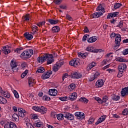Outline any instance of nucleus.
I'll return each instance as SVG.
<instances>
[{
	"label": "nucleus",
	"instance_id": "6e6552de",
	"mask_svg": "<svg viewBox=\"0 0 128 128\" xmlns=\"http://www.w3.org/2000/svg\"><path fill=\"white\" fill-rule=\"evenodd\" d=\"M18 112L21 118H24V116H26V112L22 108H18Z\"/></svg>",
	"mask_w": 128,
	"mask_h": 128
},
{
	"label": "nucleus",
	"instance_id": "412c9836",
	"mask_svg": "<svg viewBox=\"0 0 128 128\" xmlns=\"http://www.w3.org/2000/svg\"><path fill=\"white\" fill-rule=\"evenodd\" d=\"M64 117L67 118V120H74V115L68 112H66L64 114Z\"/></svg>",
	"mask_w": 128,
	"mask_h": 128
},
{
	"label": "nucleus",
	"instance_id": "58836bf2",
	"mask_svg": "<svg viewBox=\"0 0 128 128\" xmlns=\"http://www.w3.org/2000/svg\"><path fill=\"white\" fill-rule=\"evenodd\" d=\"M30 118L32 120H38V115L34 114H31Z\"/></svg>",
	"mask_w": 128,
	"mask_h": 128
},
{
	"label": "nucleus",
	"instance_id": "0e129e2a",
	"mask_svg": "<svg viewBox=\"0 0 128 128\" xmlns=\"http://www.w3.org/2000/svg\"><path fill=\"white\" fill-rule=\"evenodd\" d=\"M122 54L124 56H126V54H128V48L122 51Z\"/></svg>",
	"mask_w": 128,
	"mask_h": 128
},
{
	"label": "nucleus",
	"instance_id": "f03ea898",
	"mask_svg": "<svg viewBox=\"0 0 128 128\" xmlns=\"http://www.w3.org/2000/svg\"><path fill=\"white\" fill-rule=\"evenodd\" d=\"M42 58H43V60H44V62H46L47 60V64H52L54 62V56H52V54H44L42 56Z\"/></svg>",
	"mask_w": 128,
	"mask_h": 128
},
{
	"label": "nucleus",
	"instance_id": "a18cd8bd",
	"mask_svg": "<svg viewBox=\"0 0 128 128\" xmlns=\"http://www.w3.org/2000/svg\"><path fill=\"white\" fill-rule=\"evenodd\" d=\"M2 52L4 54H8L10 52V50L8 48H5L2 50Z\"/></svg>",
	"mask_w": 128,
	"mask_h": 128
},
{
	"label": "nucleus",
	"instance_id": "79ce46f5",
	"mask_svg": "<svg viewBox=\"0 0 128 128\" xmlns=\"http://www.w3.org/2000/svg\"><path fill=\"white\" fill-rule=\"evenodd\" d=\"M36 24L38 26H39V28H42V26H44V24H46V21L38 22Z\"/></svg>",
	"mask_w": 128,
	"mask_h": 128
},
{
	"label": "nucleus",
	"instance_id": "3c124183",
	"mask_svg": "<svg viewBox=\"0 0 128 128\" xmlns=\"http://www.w3.org/2000/svg\"><path fill=\"white\" fill-rule=\"evenodd\" d=\"M120 98V96H115V95H114L112 97V99L113 100H119Z\"/></svg>",
	"mask_w": 128,
	"mask_h": 128
},
{
	"label": "nucleus",
	"instance_id": "cd10ccee",
	"mask_svg": "<svg viewBox=\"0 0 128 128\" xmlns=\"http://www.w3.org/2000/svg\"><path fill=\"white\" fill-rule=\"evenodd\" d=\"M48 22H49L50 24H56L60 22L58 20H54L52 18L48 19Z\"/></svg>",
	"mask_w": 128,
	"mask_h": 128
},
{
	"label": "nucleus",
	"instance_id": "c85d7f7f",
	"mask_svg": "<svg viewBox=\"0 0 128 128\" xmlns=\"http://www.w3.org/2000/svg\"><path fill=\"white\" fill-rule=\"evenodd\" d=\"M116 60V62H128V60L122 57H118Z\"/></svg>",
	"mask_w": 128,
	"mask_h": 128
},
{
	"label": "nucleus",
	"instance_id": "393cba45",
	"mask_svg": "<svg viewBox=\"0 0 128 128\" xmlns=\"http://www.w3.org/2000/svg\"><path fill=\"white\" fill-rule=\"evenodd\" d=\"M24 36L26 38V40H32V38H34L32 35V34H30L28 32H26L24 34Z\"/></svg>",
	"mask_w": 128,
	"mask_h": 128
},
{
	"label": "nucleus",
	"instance_id": "f257e3e1",
	"mask_svg": "<svg viewBox=\"0 0 128 128\" xmlns=\"http://www.w3.org/2000/svg\"><path fill=\"white\" fill-rule=\"evenodd\" d=\"M118 14H120V12H110L107 15L106 18L107 20H110V18H112L110 20V22L112 24H114L116 22V19H114V18H118Z\"/></svg>",
	"mask_w": 128,
	"mask_h": 128
},
{
	"label": "nucleus",
	"instance_id": "7ed1b4c3",
	"mask_svg": "<svg viewBox=\"0 0 128 128\" xmlns=\"http://www.w3.org/2000/svg\"><path fill=\"white\" fill-rule=\"evenodd\" d=\"M34 54V50L32 49H29L26 51L24 52L20 55L21 58L24 60L30 58L32 57V55Z\"/></svg>",
	"mask_w": 128,
	"mask_h": 128
},
{
	"label": "nucleus",
	"instance_id": "8fccbe9b",
	"mask_svg": "<svg viewBox=\"0 0 128 128\" xmlns=\"http://www.w3.org/2000/svg\"><path fill=\"white\" fill-rule=\"evenodd\" d=\"M78 56L81 58H86V54H82V52H78Z\"/></svg>",
	"mask_w": 128,
	"mask_h": 128
},
{
	"label": "nucleus",
	"instance_id": "ea45409f",
	"mask_svg": "<svg viewBox=\"0 0 128 128\" xmlns=\"http://www.w3.org/2000/svg\"><path fill=\"white\" fill-rule=\"evenodd\" d=\"M60 68V66L57 63H56L55 64H54L53 67L54 72H58Z\"/></svg>",
	"mask_w": 128,
	"mask_h": 128
},
{
	"label": "nucleus",
	"instance_id": "4c0bfd02",
	"mask_svg": "<svg viewBox=\"0 0 128 128\" xmlns=\"http://www.w3.org/2000/svg\"><path fill=\"white\" fill-rule=\"evenodd\" d=\"M79 102H84V104H88V100L82 97L79 99Z\"/></svg>",
	"mask_w": 128,
	"mask_h": 128
},
{
	"label": "nucleus",
	"instance_id": "e2e57ef3",
	"mask_svg": "<svg viewBox=\"0 0 128 128\" xmlns=\"http://www.w3.org/2000/svg\"><path fill=\"white\" fill-rule=\"evenodd\" d=\"M122 26H124V24H122V22H120L118 24L116 25V28H122Z\"/></svg>",
	"mask_w": 128,
	"mask_h": 128
},
{
	"label": "nucleus",
	"instance_id": "5701e85b",
	"mask_svg": "<svg viewBox=\"0 0 128 128\" xmlns=\"http://www.w3.org/2000/svg\"><path fill=\"white\" fill-rule=\"evenodd\" d=\"M32 34H38V27L36 25H32Z\"/></svg>",
	"mask_w": 128,
	"mask_h": 128
},
{
	"label": "nucleus",
	"instance_id": "e433bc0d",
	"mask_svg": "<svg viewBox=\"0 0 128 128\" xmlns=\"http://www.w3.org/2000/svg\"><path fill=\"white\" fill-rule=\"evenodd\" d=\"M86 50L90 52H100V49L88 48Z\"/></svg>",
	"mask_w": 128,
	"mask_h": 128
},
{
	"label": "nucleus",
	"instance_id": "a211bd4d",
	"mask_svg": "<svg viewBox=\"0 0 128 128\" xmlns=\"http://www.w3.org/2000/svg\"><path fill=\"white\" fill-rule=\"evenodd\" d=\"M49 94L52 96H56L58 94V90L55 88L49 90Z\"/></svg>",
	"mask_w": 128,
	"mask_h": 128
},
{
	"label": "nucleus",
	"instance_id": "ddd939ff",
	"mask_svg": "<svg viewBox=\"0 0 128 128\" xmlns=\"http://www.w3.org/2000/svg\"><path fill=\"white\" fill-rule=\"evenodd\" d=\"M28 86L30 88H32L34 84H36V80L30 77L28 78Z\"/></svg>",
	"mask_w": 128,
	"mask_h": 128
},
{
	"label": "nucleus",
	"instance_id": "37998d69",
	"mask_svg": "<svg viewBox=\"0 0 128 128\" xmlns=\"http://www.w3.org/2000/svg\"><path fill=\"white\" fill-rule=\"evenodd\" d=\"M68 89L70 90H76V84H71L68 86Z\"/></svg>",
	"mask_w": 128,
	"mask_h": 128
},
{
	"label": "nucleus",
	"instance_id": "bb28decb",
	"mask_svg": "<svg viewBox=\"0 0 128 128\" xmlns=\"http://www.w3.org/2000/svg\"><path fill=\"white\" fill-rule=\"evenodd\" d=\"M96 66V62H92L88 64V65L86 67L87 70H90L92 68H94Z\"/></svg>",
	"mask_w": 128,
	"mask_h": 128
},
{
	"label": "nucleus",
	"instance_id": "6e6d98bb",
	"mask_svg": "<svg viewBox=\"0 0 128 128\" xmlns=\"http://www.w3.org/2000/svg\"><path fill=\"white\" fill-rule=\"evenodd\" d=\"M25 124L28 128H34V126H32V124L30 122H25Z\"/></svg>",
	"mask_w": 128,
	"mask_h": 128
},
{
	"label": "nucleus",
	"instance_id": "603ef678",
	"mask_svg": "<svg viewBox=\"0 0 128 128\" xmlns=\"http://www.w3.org/2000/svg\"><path fill=\"white\" fill-rule=\"evenodd\" d=\"M94 99L96 100L99 104H102V99L100 98V97H94Z\"/></svg>",
	"mask_w": 128,
	"mask_h": 128
},
{
	"label": "nucleus",
	"instance_id": "c9c22d12",
	"mask_svg": "<svg viewBox=\"0 0 128 128\" xmlns=\"http://www.w3.org/2000/svg\"><path fill=\"white\" fill-rule=\"evenodd\" d=\"M8 102V100L6 98H4L3 96H0V104H5Z\"/></svg>",
	"mask_w": 128,
	"mask_h": 128
},
{
	"label": "nucleus",
	"instance_id": "7c9ffc66",
	"mask_svg": "<svg viewBox=\"0 0 128 128\" xmlns=\"http://www.w3.org/2000/svg\"><path fill=\"white\" fill-rule=\"evenodd\" d=\"M97 12H106V11L104 10V8L102 7V6L100 4L98 8H96Z\"/></svg>",
	"mask_w": 128,
	"mask_h": 128
},
{
	"label": "nucleus",
	"instance_id": "de8ad7c7",
	"mask_svg": "<svg viewBox=\"0 0 128 128\" xmlns=\"http://www.w3.org/2000/svg\"><path fill=\"white\" fill-rule=\"evenodd\" d=\"M118 34H116V33L112 32L110 34V38L114 40V38H116V36H118Z\"/></svg>",
	"mask_w": 128,
	"mask_h": 128
},
{
	"label": "nucleus",
	"instance_id": "338daca9",
	"mask_svg": "<svg viewBox=\"0 0 128 128\" xmlns=\"http://www.w3.org/2000/svg\"><path fill=\"white\" fill-rule=\"evenodd\" d=\"M60 8H62V10H66L68 7L66 5L62 4L60 6Z\"/></svg>",
	"mask_w": 128,
	"mask_h": 128
},
{
	"label": "nucleus",
	"instance_id": "2eb2a0df",
	"mask_svg": "<svg viewBox=\"0 0 128 128\" xmlns=\"http://www.w3.org/2000/svg\"><path fill=\"white\" fill-rule=\"evenodd\" d=\"M106 116L103 115L101 116L99 119H98L96 121V122L95 123V124H100L101 122H102L104 120H106Z\"/></svg>",
	"mask_w": 128,
	"mask_h": 128
},
{
	"label": "nucleus",
	"instance_id": "dca6fc26",
	"mask_svg": "<svg viewBox=\"0 0 128 128\" xmlns=\"http://www.w3.org/2000/svg\"><path fill=\"white\" fill-rule=\"evenodd\" d=\"M34 126L37 128H41V126H44V123L40 122V120L37 119L35 121Z\"/></svg>",
	"mask_w": 128,
	"mask_h": 128
},
{
	"label": "nucleus",
	"instance_id": "4468645a",
	"mask_svg": "<svg viewBox=\"0 0 128 128\" xmlns=\"http://www.w3.org/2000/svg\"><path fill=\"white\" fill-rule=\"evenodd\" d=\"M101 16H104V13L102 12H94L92 15V18H98Z\"/></svg>",
	"mask_w": 128,
	"mask_h": 128
},
{
	"label": "nucleus",
	"instance_id": "f8f14e48",
	"mask_svg": "<svg viewBox=\"0 0 128 128\" xmlns=\"http://www.w3.org/2000/svg\"><path fill=\"white\" fill-rule=\"evenodd\" d=\"M121 96H128V87H125L122 88L120 92Z\"/></svg>",
	"mask_w": 128,
	"mask_h": 128
},
{
	"label": "nucleus",
	"instance_id": "680f3d73",
	"mask_svg": "<svg viewBox=\"0 0 128 128\" xmlns=\"http://www.w3.org/2000/svg\"><path fill=\"white\" fill-rule=\"evenodd\" d=\"M88 36H90L88 34L84 35L82 38V42H86V38H88Z\"/></svg>",
	"mask_w": 128,
	"mask_h": 128
},
{
	"label": "nucleus",
	"instance_id": "4d7b16f0",
	"mask_svg": "<svg viewBox=\"0 0 128 128\" xmlns=\"http://www.w3.org/2000/svg\"><path fill=\"white\" fill-rule=\"evenodd\" d=\"M14 96L16 98H20V96L18 95V92H16V90H14Z\"/></svg>",
	"mask_w": 128,
	"mask_h": 128
},
{
	"label": "nucleus",
	"instance_id": "473e14b6",
	"mask_svg": "<svg viewBox=\"0 0 128 128\" xmlns=\"http://www.w3.org/2000/svg\"><path fill=\"white\" fill-rule=\"evenodd\" d=\"M72 78H82V74L78 72H76L72 74Z\"/></svg>",
	"mask_w": 128,
	"mask_h": 128
},
{
	"label": "nucleus",
	"instance_id": "9d476101",
	"mask_svg": "<svg viewBox=\"0 0 128 128\" xmlns=\"http://www.w3.org/2000/svg\"><path fill=\"white\" fill-rule=\"evenodd\" d=\"M76 116H77L78 120H82L86 117V115L82 112H75Z\"/></svg>",
	"mask_w": 128,
	"mask_h": 128
},
{
	"label": "nucleus",
	"instance_id": "39448f33",
	"mask_svg": "<svg viewBox=\"0 0 128 128\" xmlns=\"http://www.w3.org/2000/svg\"><path fill=\"white\" fill-rule=\"evenodd\" d=\"M120 42H122V36H120V34H117L116 38H115V46L114 47L115 48H120Z\"/></svg>",
	"mask_w": 128,
	"mask_h": 128
},
{
	"label": "nucleus",
	"instance_id": "a878e982",
	"mask_svg": "<svg viewBox=\"0 0 128 128\" xmlns=\"http://www.w3.org/2000/svg\"><path fill=\"white\" fill-rule=\"evenodd\" d=\"M100 76V73L98 72H96L93 76H91L89 80L90 82H92L94 80H96L98 77Z\"/></svg>",
	"mask_w": 128,
	"mask_h": 128
},
{
	"label": "nucleus",
	"instance_id": "69168bd1",
	"mask_svg": "<svg viewBox=\"0 0 128 128\" xmlns=\"http://www.w3.org/2000/svg\"><path fill=\"white\" fill-rule=\"evenodd\" d=\"M66 20H70V22H72V18L68 14L66 15Z\"/></svg>",
	"mask_w": 128,
	"mask_h": 128
},
{
	"label": "nucleus",
	"instance_id": "20e7f679",
	"mask_svg": "<svg viewBox=\"0 0 128 128\" xmlns=\"http://www.w3.org/2000/svg\"><path fill=\"white\" fill-rule=\"evenodd\" d=\"M32 110H35V112H40L43 114H46V112H48V109L42 106H34L32 107Z\"/></svg>",
	"mask_w": 128,
	"mask_h": 128
},
{
	"label": "nucleus",
	"instance_id": "a19ab883",
	"mask_svg": "<svg viewBox=\"0 0 128 128\" xmlns=\"http://www.w3.org/2000/svg\"><path fill=\"white\" fill-rule=\"evenodd\" d=\"M12 118L16 122H18L20 120V116L16 114H13Z\"/></svg>",
	"mask_w": 128,
	"mask_h": 128
},
{
	"label": "nucleus",
	"instance_id": "b1692460",
	"mask_svg": "<svg viewBox=\"0 0 128 128\" xmlns=\"http://www.w3.org/2000/svg\"><path fill=\"white\" fill-rule=\"evenodd\" d=\"M104 84V80H98L96 83V88H102Z\"/></svg>",
	"mask_w": 128,
	"mask_h": 128
},
{
	"label": "nucleus",
	"instance_id": "f3484780",
	"mask_svg": "<svg viewBox=\"0 0 128 128\" xmlns=\"http://www.w3.org/2000/svg\"><path fill=\"white\" fill-rule=\"evenodd\" d=\"M52 72H44L42 74V80H47V78H49L50 76V74H52Z\"/></svg>",
	"mask_w": 128,
	"mask_h": 128
},
{
	"label": "nucleus",
	"instance_id": "864d4df0",
	"mask_svg": "<svg viewBox=\"0 0 128 128\" xmlns=\"http://www.w3.org/2000/svg\"><path fill=\"white\" fill-rule=\"evenodd\" d=\"M42 100H46V102L48 100H50V98L46 95H45L42 97Z\"/></svg>",
	"mask_w": 128,
	"mask_h": 128
},
{
	"label": "nucleus",
	"instance_id": "c03bdc74",
	"mask_svg": "<svg viewBox=\"0 0 128 128\" xmlns=\"http://www.w3.org/2000/svg\"><path fill=\"white\" fill-rule=\"evenodd\" d=\"M36 72V74L44 72V67H40Z\"/></svg>",
	"mask_w": 128,
	"mask_h": 128
},
{
	"label": "nucleus",
	"instance_id": "423d86ee",
	"mask_svg": "<svg viewBox=\"0 0 128 128\" xmlns=\"http://www.w3.org/2000/svg\"><path fill=\"white\" fill-rule=\"evenodd\" d=\"M10 66L12 68V70L14 72H16L18 70V64H16V62L14 60L12 59L10 61Z\"/></svg>",
	"mask_w": 128,
	"mask_h": 128
},
{
	"label": "nucleus",
	"instance_id": "052dcab7",
	"mask_svg": "<svg viewBox=\"0 0 128 128\" xmlns=\"http://www.w3.org/2000/svg\"><path fill=\"white\" fill-rule=\"evenodd\" d=\"M122 114H124V116H127L128 114V109L125 108L122 112Z\"/></svg>",
	"mask_w": 128,
	"mask_h": 128
},
{
	"label": "nucleus",
	"instance_id": "1a4fd4ad",
	"mask_svg": "<svg viewBox=\"0 0 128 128\" xmlns=\"http://www.w3.org/2000/svg\"><path fill=\"white\" fill-rule=\"evenodd\" d=\"M119 72H124L126 70V64H121L118 66Z\"/></svg>",
	"mask_w": 128,
	"mask_h": 128
},
{
	"label": "nucleus",
	"instance_id": "9b49d317",
	"mask_svg": "<svg viewBox=\"0 0 128 128\" xmlns=\"http://www.w3.org/2000/svg\"><path fill=\"white\" fill-rule=\"evenodd\" d=\"M4 128H16V124L14 122H8L5 124Z\"/></svg>",
	"mask_w": 128,
	"mask_h": 128
},
{
	"label": "nucleus",
	"instance_id": "2f4dec72",
	"mask_svg": "<svg viewBox=\"0 0 128 128\" xmlns=\"http://www.w3.org/2000/svg\"><path fill=\"white\" fill-rule=\"evenodd\" d=\"M110 60L108 58L104 59L102 62H101V66H106V64H110Z\"/></svg>",
	"mask_w": 128,
	"mask_h": 128
},
{
	"label": "nucleus",
	"instance_id": "774afa93",
	"mask_svg": "<svg viewBox=\"0 0 128 128\" xmlns=\"http://www.w3.org/2000/svg\"><path fill=\"white\" fill-rule=\"evenodd\" d=\"M108 96H105L103 98L102 100V102H106V100H108Z\"/></svg>",
	"mask_w": 128,
	"mask_h": 128
},
{
	"label": "nucleus",
	"instance_id": "5fc2aeb1",
	"mask_svg": "<svg viewBox=\"0 0 128 128\" xmlns=\"http://www.w3.org/2000/svg\"><path fill=\"white\" fill-rule=\"evenodd\" d=\"M60 100H62V102H66V101L68 100V96H66L64 97L60 98Z\"/></svg>",
	"mask_w": 128,
	"mask_h": 128
},
{
	"label": "nucleus",
	"instance_id": "09e8293b",
	"mask_svg": "<svg viewBox=\"0 0 128 128\" xmlns=\"http://www.w3.org/2000/svg\"><path fill=\"white\" fill-rule=\"evenodd\" d=\"M38 62H39V64H42V62H44L45 61L42 56H41L38 58Z\"/></svg>",
	"mask_w": 128,
	"mask_h": 128
},
{
	"label": "nucleus",
	"instance_id": "bf43d9fd",
	"mask_svg": "<svg viewBox=\"0 0 128 128\" xmlns=\"http://www.w3.org/2000/svg\"><path fill=\"white\" fill-rule=\"evenodd\" d=\"M56 64H57L58 65H59L60 66L64 64V62L63 61V60H60V61L58 62Z\"/></svg>",
	"mask_w": 128,
	"mask_h": 128
},
{
	"label": "nucleus",
	"instance_id": "4be33fe9",
	"mask_svg": "<svg viewBox=\"0 0 128 128\" xmlns=\"http://www.w3.org/2000/svg\"><path fill=\"white\" fill-rule=\"evenodd\" d=\"M24 22H30V20L32 18V16L27 14L22 17Z\"/></svg>",
	"mask_w": 128,
	"mask_h": 128
},
{
	"label": "nucleus",
	"instance_id": "13d9d810",
	"mask_svg": "<svg viewBox=\"0 0 128 128\" xmlns=\"http://www.w3.org/2000/svg\"><path fill=\"white\" fill-rule=\"evenodd\" d=\"M94 122V118H90L88 120V124H92Z\"/></svg>",
	"mask_w": 128,
	"mask_h": 128
},
{
	"label": "nucleus",
	"instance_id": "6ab92c4d",
	"mask_svg": "<svg viewBox=\"0 0 128 128\" xmlns=\"http://www.w3.org/2000/svg\"><path fill=\"white\" fill-rule=\"evenodd\" d=\"M1 96L6 98H10V93L8 91H2Z\"/></svg>",
	"mask_w": 128,
	"mask_h": 128
},
{
	"label": "nucleus",
	"instance_id": "49530a36",
	"mask_svg": "<svg viewBox=\"0 0 128 128\" xmlns=\"http://www.w3.org/2000/svg\"><path fill=\"white\" fill-rule=\"evenodd\" d=\"M56 118L58 120H64V114H60L56 115Z\"/></svg>",
	"mask_w": 128,
	"mask_h": 128
},
{
	"label": "nucleus",
	"instance_id": "72a5a7b5",
	"mask_svg": "<svg viewBox=\"0 0 128 128\" xmlns=\"http://www.w3.org/2000/svg\"><path fill=\"white\" fill-rule=\"evenodd\" d=\"M52 30L53 34H56V32H60V26H54L52 28Z\"/></svg>",
	"mask_w": 128,
	"mask_h": 128
},
{
	"label": "nucleus",
	"instance_id": "c756f323",
	"mask_svg": "<svg viewBox=\"0 0 128 128\" xmlns=\"http://www.w3.org/2000/svg\"><path fill=\"white\" fill-rule=\"evenodd\" d=\"M98 40V36H93L92 37H90L89 38L88 40V42H94Z\"/></svg>",
	"mask_w": 128,
	"mask_h": 128
},
{
	"label": "nucleus",
	"instance_id": "0eeeda50",
	"mask_svg": "<svg viewBox=\"0 0 128 128\" xmlns=\"http://www.w3.org/2000/svg\"><path fill=\"white\" fill-rule=\"evenodd\" d=\"M69 64L74 68H78V66L80 64V59L74 58L70 62Z\"/></svg>",
	"mask_w": 128,
	"mask_h": 128
},
{
	"label": "nucleus",
	"instance_id": "aec40b11",
	"mask_svg": "<svg viewBox=\"0 0 128 128\" xmlns=\"http://www.w3.org/2000/svg\"><path fill=\"white\" fill-rule=\"evenodd\" d=\"M78 98V94L76 92H73L71 95L69 96V100L72 101L76 100Z\"/></svg>",
	"mask_w": 128,
	"mask_h": 128
},
{
	"label": "nucleus",
	"instance_id": "f704fd0d",
	"mask_svg": "<svg viewBox=\"0 0 128 128\" xmlns=\"http://www.w3.org/2000/svg\"><path fill=\"white\" fill-rule=\"evenodd\" d=\"M120 6H122V4L119 3V2H115L114 4V10H118V8H120Z\"/></svg>",
	"mask_w": 128,
	"mask_h": 128
}]
</instances>
